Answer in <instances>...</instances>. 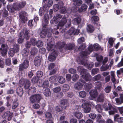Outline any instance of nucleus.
I'll return each instance as SVG.
<instances>
[{
  "mask_svg": "<svg viewBox=\"0 0 123 123\" xmlns=\"http://www.w3.org/2000/svg\"><path fill=\"white\" fill-rule=\"evenodd\" d=\"M85 81L83 80H80L74 85V88L76 90H79L82 88L83 85L85 84Z\"/></svg>",
  "mask_w": 123,
  "mask_h": 123,
  "instance_id": "obj_7",
  "label": "nucleus"
},
{
  "mask_svg": "<svg viewBox=\"0 0 123 123\" xmlns=\"http://www.w3.org/2000/svg\"><path fill=\"white\" fill-rule=\"evenodd\" d=\"M96 108L98 112L101 113L102 112V108L101 105H97L96 106Z\"/></svg>",
  "mask_w": 123,
  "mask_h": 123,
  "instance_id": "obj_54",
  "label": "nucleus"
},
{
  "mask_svg": "<svg viewBox=\"0 0 123 123\" xmlns=\"http://www.w3.org/2000/svg\"><path fill=\"white\" fill-rule=\"evenodd\" d=\"M15 52H16L13 49V48H10V49L8 53L9 56L11 57H12L14 55Z\"/></svg>",
  "mask_w": 123,
  "mask_h": 123,
  "instance_id": "obj_41",
  "label": "nucleus"
},
{
  "mask_svg": "<svg viewBox=\"0 0 123 123\" xmlns=\"http://www.w3.org/2000/svg\"><path fill=\"white\" fill-rule=\"evenodd\" d=\"M94 84L97 88H99L101 86V83L100 81L96 82Z\"/></svg>",
  "mask_w": 123,
  "mask_h": 123,
  "instance_id": "obj_64",
  "label": "nucleus"
},
{
  "mask_svg": "<svg viewBox=\"0 0 123 123\" xmlns=\"http://www.w3.org/2000/svg\"><path fill=\"white\" fill-rule=\"evenodd\" d=\"M16 93L18 96L21 97L24 93L23 88L21 87H18L16 89Z\"/></svg>",
  "mask_w": 123,
  "mask_h": 123,
  "instance_id": "obj_20",
  "label": "nucleus"
},
{
  "mask_svg": "<svg viewBox=\"0 0 123 123\" xmlns=\"http://www.w3.org/2000/svg\"><path fill=\"white\" fill-rule=\"evenodd\" d=\"M119 115L118 114L115 115L114 117V121H116L119 123H122L123 122V117H119Z\"/></svg>",
  "mask_w": 123,
  "mask_h": 123,
  "instance_id": "obj_18",
  "label": "nucleus"
},
{
  "mask_svg": "<svg viewBox=\"0 0 123 123\" xmlns=\"http://www.w3.org/2000/svg\"><path fill=\"white\" fill-rule=\"evenodd\" d=\"M112 87L110 85L107 86L105 88L104 91L106 93H109L111 91Z\"/></svg>",
  "mask_w": 123,
  "mask_h": 123,
  "instance_id": "obj_36",
  "label": "nucleus"
},
{
  "mask_svg": "<svg viewBox=\"0 0 123 123\" xmlns=\"http://www.w3.org/2000/svg\"><path fill=\"white\" fill-rule=\"evenodd\" d=\"M41 57L39 56L36 57L34 60V65L37 66H39L41 64Z\"/></svg>",
  "mask_w": 123,
  "mask_h": 123,
  "instance_id": "obj_17",
  "label": "nucleus"
},
{
  "mask_svg": "<svg viewBox=\"0 0 123 123\" xmlns=\"http://www.w3.org/2000/svg\"><path fill=\"white\" fill-rule=\"evenodd\" d=\"M101 76L100 74L96 75L93 77L92 78V80L94 81L100 80L101 79Z\"/></svg>",
  "mask_w": 123,
  "mask_h": 123,
  "instance_id": "obj_30",
  "label": "nucleus"
},
{
  "mask_svg": "<svg viewBox=\"0 0 123 123\" xmlns=\"http://www.w3.org/2000/svg\"><path fill=\"white\" fill-rule=\"evenodd\" d=\"M73 1L74 5L78 6H80L82 3V1L80 0H73Z\"/></svg>",
  "mask_w": 123,
  "mask_h": 123,
  "instance_id": "obj_40",
  "label": "nucleus"
},
{
  "mask_svg": "<svg viewBox=\"0 0 123 123\" xmlns=\"http://www.w3.org/2000/svg\"><path fill=\"white\" fill-rule=\"evenodd\" d=\"M48 37L47 41V48L48 50L49 51L53 49L54 45L53 42L52 41V37L50 36H49Z\"/></svg>",
  "mask_w": 123,
  "mask_h": 123,
  "instance_id": "obj_6",
  "label": "nucleus"
},
{
  "mask_svg": "<svg viewBox=\"0 0 123 123\" xmlns=\"http://www.w3.org/2000/svg\"><path fill=\"white\" fill-rule=\"evenodd\" d=\"M63 89L64 91L66 92L68 91L70 88V87L69 85L68 84H65L63 85L62 86Z\"/></svg>",
  "mask_w": 123,
  "mask_h": 123,
  "instance_id": "obj_52",
  "label": "nucleus"
},
{
  "mask_svg": "<svg viewBox=\"0 0 123 123\" xmlns=\"http://www.w3.org/2000/svg\"><path fill=\"white\" fill-rule=\"evenodd\" d=\"M49 81L51 83H54L56 81V77L55 76H51L49 79Z\"/></svg>",
  "mask_w": 123,
  "mask_h": 123,
  "instance_id": "obj_51",
  "label": "nucleus"
},
{
  "mask_svg": "<svg viewBox=\"0 0 123 123\" xmlns=\"http://www.w3.org/2000/svg\"><path fill=\"white\" fill-rule=\"evenodd\" d=\"M38 52V49L35 47L32 48L30 52L31 55H35L37 54Z\"/></svg>",
  "mask_w": 123,
  "mask_h": 123,
  "instance_id": "obj_35",
  "label": "nucleus"
},
{
  "mask_svg": "<svg viewBox=\"0 0 123 123\" xmlns=\"http://www.w3.org/2000/svg\"><path fill=\"white\" fill-rule=\"evenodd\" d=\"M57 52L56 51L54 50L52 53L49 54L48 57V60L50 61L53 62L55 59L56 56L57 55Z\"/></svg>",
  "mask_w": 123,
  "mask_h": 123,
  "instance_id": "obj_11",
  "label": "nucleus"
},
{
  "mask_svg": "<svg viewBox=\"0 0 123 123\" xmlns=\"http://www.w3.org/2000/svg\"><path fill=\"white\" fill-rule=\"evenodd\" d=\"M60 9L61 12L62 13L64 14L67 13L68 14H69L71 13L72 12H76L78 10L79 8L76 7V6H75L72 7L71 9L69 8L68 9L64 6Z\"/></svg>",
  "mask_w": 123,
  "mask_h": 123,
  "instance_id": "obj_2",
  "label": "nucleus"
},
{
  "mask_svg": "<svg viewBox=\"0 0 123 123\" xmlns=\"http://www.w3.org/2000/svg\"><path fill=\"white\" fill-rule=\"evenodd\" d=\"M110 111L109 112L110 115L114 114L115 113L117 112V110L114 107L111 105L110 107Z\"/></svg>",
  "mask_w": 123,
  "mask_h": 123,
  "instance_id": "obj_21",
  "label": "nucleus"
},
{
  "mask_svg": "<svg viewBox=\"0 0 123 123\" xmlns=\"http://www.w3.org/2000/svg\"><path fill=\"white\" fill-rule=\"evenodd\" d=\"M115 100L116 103L118 105H121L123 103V97L122 96L116 98Z\"/></svg>",
  "mask_w": 123,
  "mask_h": 123,
  "instance_id": "obj_24",
  "label": "nucleus"
},
{
  "mask_svg": "<svg viewBox=\"0 0 123 123\" xmlns=\"http://www.w3.org/2000/svg\"><path fill=\"white\" fill-rule=\"evenodd\" d=\"M58 82L61 84L64 83L65 81V79L62 76L59 77L57 79Z\"/></svg>",
  "mask_w": 123,
  "mask_h": 123,
  "instance_id": "obj_38",
  "label": "nucleus"
},
{
  "mask_svg": "<svg viewBox=\"0 0 123 123\" xmlns=\"http://www.w3.org/2000/svg\"><path fill=\"white\" fill-rule=\"evenodd\" d=\"M77 69L78 71L80 72V74L81 75L83 74L87 71L86 70L84 69L81 66H79L77 67Z\"/></svg>",
  "mask_w": 123,
  "mask_h": 123,
  "instance_id": "obj_27",
  "label": "nucleus"
},
{
  "mask_svg": "<svg viewBox=\"0 0 123 123\" xmlns=\"http://www.w3.org/2000/svg\"><path fill=\"white\" fill-rule=\"evenodd\" d=\"M75 46L74 44L69 43L66 45L65 48L67 49L71 50L74 49Z\"/></svg>",
  "mask_w": 123,
  "mask_h": 123,
  "instance_id": "obj_25",
  "label": "nucleus"
},
{
  "mask_svg": "<svg viewBox=\"0 0 123 123\" xmlns=\"http://www.w3.org/2000/svg\"><path fill=\"white\" fill-rule=\"evenodd\" d=\"M45 8L44 6V7L43 8L41 7L40 8L39 12V14L40 16H41L44 14L45 11L44 10Z\"/></svg>",
  "mask_w": 123,
  "mask_h": 123,
  "instance_id": "obj_55",
  "label": "nucleus"
},
{
  "mask_svg": "<svg viewBox=\"0 0 123 123\" xmlns=\"http://www.w3.org/2000/svg\"><path fill=\"white\" fill-rule=\"evenodd\" d=\"M94 49L93 46L92 45H90L88 47V50H86L85 51L81 52L80 53V55L82 57H86L89 55Z\"/></svg>",
  "mask_w": 123,
  "mask_h": 123,
  "instance_id": "obj_5",
  "label": "nucleus"
},
{
  "mask_svg": "<svg viewBox=\"0 0 123 123\" xmlns=\"http://www.w3.org/2000/svg\"><path fill=\"white\" fill-rule=\"evenodd\" d=\"M82 75V77L86 81H90L92 79V77L88 73L87 71Z\"/></svg>",
  "mask_w": 123,
  "mask_h": 123,
  "instance_id": "obj_15",
  "label": "nucleus"
},
{
  "mask_svg": "<svg viewBox=\"0 0 123 123\" xmlns=\"http://www.w3.org/2000/svg\"><path fill=\"white\" fill-rule=\"evenodd\" d=\"M79 94L81 98H84L86 95V93L84 91H81L80 92Z\"/></svg>",
  "mask_w": 123,
  "mask_h": 123,
  "instance_id": "obj_62",
  "label": "nucleus"
},
{
  "mask_svg": "<svg viewBox=\"0 0 123 123\" xmlns=\"http://www.w3.org/2000/svg\"><path fill=\"white\" fill-rule=\"evenodd\" d=\"M75 28H71L69 30L67 34L68 35L71 36L72 35H74V32Z\"/></svg>",
  "mask_w": 123,
  "mask_h": 123,
  "instance_id": "obj_44",
  "label": "nucleus"
},
{
  "mask_svg": "<svg viewBox=\"0 0 123 123\" xmlns=\"http://www.w3.org/2000/svg\"><path fill=\"white\" fill-rule=\"evenodd\" d=\"M49 19L48 14H45L44 18L42 21V27L44 28H47L48 27Z\"/></svg>",
  "mask_w": 123,
  "mask_h": 123,
  "instance_id": "obj_8",
  "label": "nucleus"
},
{
  "mask_svg": "<svg viewBox=\"0 0 123 123\" xmlns=\"http://www.w3.org/2000/svg\"><path fill=\"white\" fill-rule=\"evenodd\" d=\"M105 98L104 93L101 92L97 98V101L99 102H103L105 100Z\"/></svg>",
  "mask_w": 123,
  "mask_h": 123,
  "instance_id": "obj_19",
  "label": "nucleus"
},
{
  "mask_svg": "<svg viewBox=\"0 0 123 123\" xmlns=\"http://www.w3.org/2000/svg\"><path fill=\"white\" fill-rule=\"evenodd\" d=\"M111 80L112 81L113 83H115L116 80L115 77V75L114 71H111Z\"/></svg>",
  "mask_w": 123,
  "mask_h": 123,
  "instance_id": "obj_31",
  "label": "nucleus"
},
{
  "mask_svg": "<svg viewBox=\"0 0 123 123\" xmlns=\"http://www.w3.org/2000/svg\"><path fill=\"white\" fill-rule=\"evenodd\" d=\"M43 42L41 40H39L37 42L36 44L37 46L39 48L43 46Z\"/></svg>",
  "mask_w": 123,
  "mask_h": 123,
  "instance_id": "obj_56",
  "label": "nucleus"
},
{
  "mask_svg": "<svg viewBox=\"0 0 123 123\" xmlns=\"http://www.w3.org/2000/svg\"><path fill=\"white\" fill-rule=\"evenodd\" d=\"M102 117L100 114L98 115L97 117L96 122V123H105V121L102 120Z\"/></svg>",
  "mask_w": 123,
  "mask_h": 123,
  "instance_id": "obj_28",
  "label": "nucleus"
},
{
  "mask_svg": "<svg viewBox=\"0 0 123 123\" xmlns=\"http://www.w3.org/2000/svg\"><path fill=\"white\" fill-rule=\"evenodd\" d=\"M49 82L48 80H45L42 85V87L44 88H46L48 87L49 86Z\"/></svg>",
  "mask_w": 123,
  "mask_h": 123,
  "instance_id": "obj_50",
  "label": "nucleus"
},
{
  "mask_svg": "<svg viewBox=\"0 0 123 123\" xmlns=\"http://www.w3.org/2000/svg\"><path fill=\"white\" fill-rule=\"evenodd\" d=\"M29 65V61L27 60H25L23 62L20 64L19 66V71H21L24 69L27 68L28 67Z\"/></svg>",
  "mask_w": 123,
  "mask_h": 123,
  "instance_id": "obj_9",
  "label": "nucleus"
},
{
  "mask_svg": "<svg viewBox=\"0 0 123 123\" xmlns=\"http://www.w3.org/2000/svg\"><path fill=\"white\" fill-rule=\"evenodd\" d=\"M121 73H123V68H121L119 70H117V77H119V75Z\"/></svg>",
  "mask_w": 123,
  "mask_h": 123,
  "instance_id": "obj_60",
  "label": "nucleus"
},
{
  "mask_svg": "<svg viewBox=\"0 0 123 123\" xmlns=\"http://www.w3.org/2000/svg\"><path fill=\"white\" fill-rule=\"evenodd\" d=\"M30 82L28 80H27L25 82L24 87L25 89H28L30 86Z\"/></svg>",
  "mask_w": 123,
  "mask_h": 123,
  "instance_id": "obj_45",
  "label": "nucleus"
},
{
  "mask_svg": "<svg viewBox=\"0 0 123 123\" xmlns=\"http://www.w3.org/2000/svg\"><path fill=\"white\" fill-rule=\"evenodd\" d=\"M19 7L21 9L23 8L26 4L25 1H22L20 2L19 3Z\"/></svg>",
  "mask_w": 123,
  "mask_h": 123,
  "instance_id": "obj_59",
  "label": "nucleus"
},
{
  "mask_svg": "<svg viewBox=\"0 0 123 123\" xmlns=\"http://www.w3.org/2000/svg\"><path fill=\"white\" fill-rule=\"evenodd\" d=\"M44 28L43 27V30L40 33V36L42 38L45 37L46 34V30H45Z\"/></svg>",
  "mask_w": 123,
  "mask_h": 123,
  "instance_id": "obj_34",
  "label": "nucleus"
},
{
  "mask_svg": "<svg viewBox=\"0 0 123 123\" xmlns=\"http://www.w3.org/2000/svg\"><path fill=\"white\" fill-rule=\"evenodd\" d=\"M27 13L24 11L22 12H20L19 14L20 18L23 22L27 21Z\"/></svg>",
  "mask_w": 123,
  "mask_h": 123,
  "instance_id": "obj_14",
  "label": "nucleus"
},
{
  "mask_svg": "<svg viewBox=\"0 0 123 123\" xmlns=\"http://www.w3.org/2000/svg\"><path fill=\"white\" fill-rule=\"evenodd\" d=\"M43 1L45 3H47V6L48 7L47 8L48 9L53 4V1L52 0H43Z\"/></svg>",
  "mask_w": 123,
  "mask_h": 123,
  "instance_id": "obj_29",
  "label": "nucleus"
},
{
  "mask_svg": "<svg viewBox=\"0 0 123 123\" xmlns=\"http://www.w3.org/2000/svg\"><path fill=\"white\" fill-rule=\"evenodd\" d=\"M82 102L83 103L82 105V107L83 109L84 112L86 113L90 112L91 108L88 102L85 99H83Z\"/></svg>",
  "mask_w": 123,
  "mask_h": 123,
  "instance_id": "obj_3",
  "label": "nucleus"
},
{
  "mask_svg": "<svg viewBox=\"0 0 123 123\" xmlns=\"http://www.w3.org/2000/svg\"><path fill=\"white\" fill-rule=\"evenodd\" d=\"M92 84L90 82L84 85L86 89H91L92 88Z\"/></svg>",
  "mask_w": 123,
  "mask_h": 123,
  "instance_id": "obj_47",
  "label": "nucleus"
},
{
  "mask_svg": "<svg viewBox=\"0 0 123 123\" xmlns=\"http://www.w3.org/2000/svg\"><path fill=\"white\" fill-rule=\"evenodd\" d=\"M65 42H59L56 44V46L58 48H62L65 45Z\"/></svg>",
  "mask_w": 123,
  "mask_h": 123,
  "instance_id": "obj_33",
  "label": "nucleus"
},
{
  "mask_svg": "<svg viewBox=\"0 0 123 123\" xmlns=\"http://www.w3.org/2000/svg\"><path fill=\"white\" fill-rule=\"evenodd\" d=\"M36 88L34 87H31L29 90V92L31 93H34L36 92Z\"/></svg>",
  "mask_w": 123,
  "mask_h": 123,
  "instance_id": "obj_63",
  "label": "nucleus"
},
{
  "mask_svg": "<svg viewBox=\"0 0 123 123\" xmlns=\"http://www.w3.org/2000/svg\"><path fill=\"white\" fill-rule=\"evenodd\" d=\"M55 65V64L53 63H52L49 64L48 66V68L49 70H51L54 68Z\"/></svg>",
  "mask_w": 123,
  "mask_h": 123,
  "instance_id": "obj_58",
  "label": "nucleus"
},
{
  "mask_svg": "<svg viewBox=\"0 0 123 123\" xmlns=\"http://www.w3.org/2000/svg\"><path fill=\"white\" fill-rule=\"evenodd\" d=\"M19 4H18L16 3H14L12 7L8 8V11L11 13H12L15 10H19L21 9L19 7Z\"/></svg>",
  "mask_w": 123,
  "mask_h": 123,
  "instance_id": "obj_10",
  "label": "nucleus"
},
{
  "mask_svg": "<svg viewBox=\"0 0 123 123\" xmlns=\"http://www.w3.org/2000/svg\"><path fill=\"white\" fill-rule=\"evenodd\" d=\"M29 50L27 49H23L22 52V55L24 56H27L29 53Z\"/></svg>",
  "mask_w": 123,
  "mask_h": 123,
  "instance_id": "obj_43",
  "label": "nucleus"
},
{
  "mask_svg": "<svg viewBox=\"0 0 123 123\" xmlns=\"http://www.w3.org/2000/svg\"><path fill=\"white\" fill-rule=\"evenodd\" d=\"M32 33L31 30H28L26 28H24L19 34V38L18 40V43H22L25 37L27 40H28L29 38V34Z\"/></svg>",
  "mask_w": 123,
  "mask_h": 123,
  "instance_id": "obj_1",
  "label": "nucleus"
},
{
  "mask_svg": "<svg viewBox=\"0 0 123 123\" xmlns=\"http://www.w3.org/2000/svg\"><path fill=\"white\" fill-rule=\"evenodd\" d=\"M36 74L37 77L39 78L41 77L43 75V72L41 71H38Z\"/></svg>",
  "mask_w": 123,
  "mask_h": 123,
  "instance_id": "obj_61",
  "label": "nucleus"
},
{
  "mask_svg": "<svg viewBox=\"0 0 123 123\" xmlns=\"http://www.w3.org/2000/svg\"><path fill=\"white\" fill-rule=\"evenodd\" d=\"M87 31L88 32L92 33L94 31V28L91 25H87L86 28Z\"/></svg>",
  "mask_w": 123,
  "mask_h": 123,
  "instance_id": "obj_32",
  "label": "nucleus"
},
{
  "mask_svg": "<svg viewBox=\"0 0 123 123\" xmlns=\"http://www.w3.org/2000/svg\"><path fill=\"white\" fill-rule=\"evenodd\" d=\"M109 66L107 65H103L101 67L100 70L101 71H106L109 69Z\"/></svg>",
  "mask_w": 123,
  "mask_h": 123,
  "instance_id": "obj_42",
  "label": "nucleus"
},
{
  "mask_svg": "<svg viewBox=\"0 0 123 123\" xmlns=\"http://www.w3.org/2000/svg\"><path fill=\"white\" fill-rule=\"evenodd\" d=\"M44 95L46 97L49 96L51 94V92L49 89L47 88L44 91Z\"/></svg>",
  "mask_w": 123,
  "mask_h": 123,
  "instance_id": "obj_37",
  "label": "nucleus"
},
{
  "mask_svg": "<svg viewBox=\"0 0 123 123\" xmlns=\"http://www.w3.org/2000/svg\"><path fill=\"white\" fill-rule=\"evenodd\" d=\"M62 17V16L61 15L59 14H57L54 16L52 19V20L55 22H58Z\"/></svg>",
  "mask_w": 123,
  "mask_h": 123,
  "instance_id": "obj_22",
  "label": "nucleus"
},
{
  "mask_svg": "<svg viewBox=\"0 0 123 123\" xmlns=\"http://www.w3.org/2000/svg\"><path fill=\"white\" fill-rule=\"evenodd\" d=\"M81 63L82 65L86 66L89 69H91L94 66V63L90 62L89 63H87V61L83 60L81 61Z\"/></svg>",
  "mask_w": 123,
  "mask_h": 123,
  "instance_id": "obj_12",
  "label": "nucleus"
},
{
  "mask_svg": "<svg viewBox=\"0 0 123 123\" xmlns=\"http://www.w3.org/2000/svg\"><path fill=\"white\" fill-rule=\"evenodd\" d=\"M30 41L31 45L33 46H35L36 45L37 41L35 38H32L30 40Z\"/></svg>",
  "mask_w": 123,
  "mask_h": 123,
  "instance_id": "obj_53",
  "label": "nucleus"
},
{
  "mask_svg": "<svg viewBox=\"0 0 123 123\" xmlns=\"http://www.w3.org/2000/svg\"><path fill=\"white\" fill-rule=\"evenodd\" d=\"M13 49L16 52H18L19 50V46L17 44H15L13 47Z\"/></svg>",
  "mask_w": 123,
  "mask_h": 123,
  "instance_id": "obj_57",
  "label": "nucleus"
},
{
  "mask_svg": "<svg viewBox=\"0 0 123 123\" xmlns=\"http://www.w3.org/2000/svg\"><path fill=\"white\" fill-rule=\"evenodd\" d=\"M99 71V69L98 68H94L91 71V73L92 75H94L98 73Z\"/></svg>",
  "mask_w": 123,
  "mask_h": 123,
  "instance_id": "obj_48",
  "label": "nucleus"
},
{
  "mask_svg": "<svg viewBox=\"0 0 123 123\" xmlns=\"http://www.w3.org/2000/svg\"><path fill=\"white\" fill-rule=\"evenodd\" d=\"M41 98L42 96L40 94H36L30 97V102L32 104L35 102H38Z\"/></svg>",
  "mask_w": 123,
  "mask_h": 123,
  "instance_id": "obj_4",
  "label": "nucleus"
},
{
  "mask_svg": "<svg viewBox=\"0 0 123 123\" xmlns=\"http://www.w3.org/2000/svg\"><path fill=\"white\" fill-rule=\"evenodd\" d=\"M61 103L62 109H66L68 107L69 105L68 101L67 99H64L61 100Z\"/></svg>",
  "mask_w": 123,
  "mask_h": 123,
  "instance_id": "obj_13",
  "label": "nucleus"
},
{
  "mask_svg": "<svg viewBox=\"0 0 123 123\" xmlns=\"http://www.w3.org/2000/svg\"><path fill=\"white\" fill-rule=\"evenodd\" d=\"M90 95L91 97L93 98H96L98 95V92L95 90H91L90 92Z\"/></svg>",
  "mask_w": 123,
  "mask_h": 123,
  "instance_id": "obj_26",
  "label": "nucleus"
},
{
  "mask_svg": "<svg viewBox=\"0 0 123 123\" xmlns=\"http://www.w3.org/2000/svg\"><path fill=\"white\" fill-rule=\"evenodd\" d=\"M81 20L80 16H79L77 18L73 19V23L74 25L78 24L80 23Z\"/></svg>",
  "mask_w": 123,
  "mask_h": 123,
  "instance_id": "obj_23",
  "label": "nucleus"
},
{
  "mask_svg": "<svg viewBox=\"0 0 123 123\" xmlns=\"http://www.w3.org/2000/svg\"><path fill=\"white\" fill-rule=\"evenodd\" d=\"M111 105L109 104H105L103 105V107L105 110L106 111H107L109 110H110V107Z\"/></svg>",
  "mask_w": 123,
  "mask_h": 123,
  "instance_id": "obj_46",
  "label": "nucleus"
},
{
  "mask_svg": "<svg viewBox=\"0 0 123 123\" xmlns=\"http://www.w3.org/2000/svg\"><path fill=\"white\" fill-rule=\"evenodd\" d=\"M67 20L65 17L62 18L61 20L58 24V26L57 27V29H61L62 27L66 23Z\"/></svg>",
  "mask_w": 123,
  "mask_h": 123,
  "instance_id": "obj_16",
  "label": "nucleus"
},
{
  "mask_svg": "<svg viewBox=\"0 0 123 123\" xmlns=\"http://www.w3.org/2000/svg\"><path fill=\"white\" fill-rule=\"evenodd\" d=\"M79 78V76L78 74H74L72 76V79L73 81H76L78 80Z\"/></svg>",
  "mask_w": 123,
  "mask_h": 123,
  "instance_id": "obj_49",
  "label": "nucleus"
},
{
  "mask_svg": "<svg viewBox=\"0 0 123 123\" xmlns=\"http://www.w3.org/2000/svg\"><path fill=\"white\" fill-rule=\"evenodd\" d=\"M74 115L75 117L78 119L81 118L83 116L82 113L79 112H77L75 113Z\"/></svg>",
  "mask_w": 123,
  "mask_h": 123,
  "instance_id": "obj_39",
  "label": "nucleus"
}]
</instances>
